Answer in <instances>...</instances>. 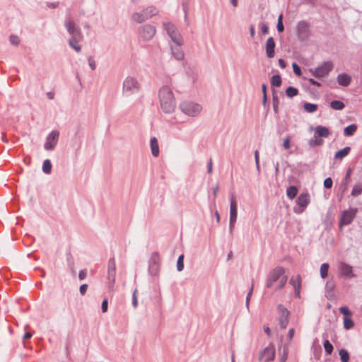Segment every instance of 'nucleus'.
Listing matches in <instances>:
<instances>
[{
	"label": "nucleus",
	"instance_id": "52",
	"mask_svg": "<svg viewBox=\"0 0 362 362\" xmlns=\"http://www.w3.org/2000/svg\"><path fill=\"white\" fill-rule=\"evenodd\" d=\"M88 62L90 68L92 70H95L96 68L95 62L92 57H89L88 59Z\"/></svg>",
	"mask_w": 362,
	"mask_h": 362
},
{
	"label": "nucleus",
	"instance_id": "10",
	"mask_svg": "<svg viewBox=\"0 0 362 362\" xmlns=\"http://www.w3.org/2000/svg\"><path fill=\"white\" fill-rule=\"evenodd\" d=\"M160 272V258L157 252H153L148 262V274L152 276H158Z\"/></svg>",
	"mask_w": 362,
	"mask_h": 362
},
{
	"label": "nucleus",
	"instance_id": "48",
	"mask_svg": "<svg viewBox=\"0 0 362 362\" xmlns=\"http://www.w3.org/2000/svg\"><path fill=\"white\" fill-rule=\"evenodd\" d=\"M292 67H293V70L294 74L296 76H300L301 75V74H302L300 67L296 63H295V62L293 63Z\"/></svg>",
	"mask_w": 362,
	"mask_h": 362
},
{
	"label": "nucleus",
	"instance_id": "36",
	"mask_svg": "<svg viewBox=\"0 0 362 362\" xmlns=\"http://www.w3.org/2000/svg\"><path fill=\"white\" fill-rule=\"evenodd\" d=\"M271 84L274 87H280L281 85V78L279 74L272 76L271 78Z\"/></svg>",
	"mask_w": 362,
	"mask_h": 362
},
{
	"label": "nucleus",
	"instance_id": "7",
	"mask_svg": "<svg viewBox=\"0 0 362 362\" xmlns=\"http://www.w3.org/2000/svg\"><path fill=\"white\" fill-rule=\"evenodd\" d=\"M333 69L332 62H325L320 66H317L315 69H310V71L316 78H322L327 76Z\"/></svg>",
	"mask_w": 362,
	"mask_h": 362
},
{
	"label": "nucleus",
	"instance_id": "31",
	"mask_svg": "<svg viewBox=\"0 0 362 362\" xmlns=\"http://www.w3.org/2000/svg\"><path fill=\"white\" fill-rule=\"evenodd\" d=\"M297 194L298 188L294 185L289 186L286 189V195L290 199H294Z\"/></svg>",
	"mask_w": 362,
	"mask_h": 362
},
{
	"label": "nucleus",
	"instance_id": "54",
	"mask_svg": "<svg viewBox=\"0 0 362 362\" xmlns=\"http://www.w3.org/2000/svg\"><path fill=\"white\" fill-rule=\"evenodd\" d=\"M283 146L286 150L290 148L291 146H290V137L289 136H287L286 138H285L284 139Z\"/></svg>",
	"mask_w": 362,
	"mask_h": 362
},
{
	"label": "nucleus",
	"instance_id": "44",
	"mask_svg": "<svg viewBox=\"0 0 362 362\" xmlns=\"http://www.w3.org/2000/svg\"><path fill=\"white\" fill-rule=\"evenodd\" d=\"M184 269V255H180L177 260V270L178 272L182 271Z\"/></svg>",
	"mask_w": 362,
	"mask_h": 362
},
{
	"label": "nucleus",
	"instance_id": "60",
	"mask_svg": "<svg viewBox=\"0 0 362 362\" xmlns=\"http://www.w3.org/2000/svg\"><path fill=\"white\" fill-rule=\"evenodd\" d=\"M212 168H213V163H212V160L210 158L207 163V171L209 173H211Z\"/></svg>",
	"mask_w": 362,
	"mask_h": 362
},
{
	"label": "nucleus",
	"instance_id": "40",
	"mask_svg": "<svg viewBox=\"0 0 362 362\" xmlns=\"http://www.w3.org/2000/svg\"><path fill=\"white\" fill-rule=\"evenodd\" d=\"M298 93V88L293 87V86H289L286 90V95L288 98H293V97L297 95Z\"/></svg>",
	"mask_w": 362,
	"mask_h": 362
},
{
	"label": "nucleus",
	"instance_id": "47",
	"mask_svg": "<svg viewBox=\"0 0 362 362\" xmlns=\"http://www.w3.org/2000/svg\"><path fill=\"white\" fill-rule=\"evenodd\" d=\"M10 43L13 45L17 46L20 43V40L18 36L12 35L9 37Z\"/></svg>",
	"mask_w": 362,
	"mask_h": 362
},
{
	"label": "nucleus",
	"instance_id": "29",
	"mask_svg": "<svg viewBox=\"0 0 362 362\" xmlns=\"http://www.w3.org/2000/svg\"><path fill=\"white\" fill-rule=\"evenodd\" d=\"M66 261H67L68 267L71 270L72 274L75 275V274H76V271L74 269L75 263H74V257L70 252L66 253Z\"/></svg>",
	"mask_w": 362,
	"mask_h": 362
},
{
	"label": "nucleus",
	"instance_id": "53",
	"mask_svg": "<svg viewBox=\"0 0 362 362\" xmlns=\"http://www.w3.org/2000/svg\"><path fill=\"white\" fill-rule=\"evenodd\" d=\"M107 308H108V302H107V300L106 298H105L103 302H102V305H101V310H102V312L103 313H105L107 312Z\"/></svg>",
	"mask_w": 362,
	"mask_h": 362
},
{
	"label": "nucleus",
	"instance_id": "62",
	"mask_svg": "<svg viewBox=\"0 0 362 362\" xmlns=\"http://www.w3.org/2000/svg\"><path fill=\"white\" fill-rule=\"evenodd\" d=\"M308 81L312 85H314V86H318V87L321 86V83L320 82L315 81L313 78H309Z\"/></svg>",
	"mask_w": 362,
	"mask_h": 362
},
{
	"label": "nucleus",
	"instance_id": "1",
	"mask_svg": "<svg viewBox=\"0 0 362 362\" xmlns=\"http://www.w3.org/2000/svg\"><path fill=\"white\" fill-rule=\"evenodd\" d=\"M158 97L162 110L167 114L173 112L176 102L171 88L168 86H163L158 91Z\"/></svg>",
	"mask_w": 362,
	"mask_h": 362
},
{
	"label": "nucleus",
	"instance_id": "6",
	"mask_svg": "<svg viewBox=\"0 0 362 362\" xmlns=\"http://www.w3.org/2000/svg\"><path fill=\"white\" fill-rule=\"evenodd\" d=\"M139 90L138 81L132 76H127L123 81L122 90L125 95H131Z\"/></svg>",
	"mask_w": 362,
	"mask_h": 362
},
{
	"label": "nucleus",
	"instance_id": "42",
	"mask_svg": "<svg viewBox=\"0 0 362 362\" xmlns=\"http://www.w3.org/2000/svg\"><path fill=\"white\" fill-rule=\"evenodd\" d=\"M323 346H324L325 351L326 354H329V355L331 354L332 352L333 351V346L329 342V341L327 339H325L323 341Z\"/></svg>",
	"mask_w": 362,
	"mask_h": 362
},
{
	"label": "nucleus",
	"instance_id": "13",
	"mask_svg": "<svg viewBox=\"0 0 362 362\" xmlns=\"http://www.w3.org/2000/svg\"><path fill=\"white\" fill-rule=\"evenodd\" d=\"M59 132L56 130L52 131L46 137L44 148L47 151H52L57 144Z\"/></svg>",
	"mask_w": 362,
	"mask_h": 362
},
{
	"label": "nucleus",
	"instance_id": "56",
	"mask_svg": "<svg viewBox=\"0 0 362 362\" xmlns=\"http://www.w3.org/2000/svg\"><path fill=\"white\" fill-rule=\"evenodd\" d=\"M87 276V272L86 269H82L79 272L78 278L80 280H83Z\"/></svg>",
	"mask_w": 362,
	"mask_h": 362
},
{
	"label": "nucleus",
	"instance_id": "57",
	"mask_svg": "<svg viewBox=\"0 0 362 362\" xmlns=\"http://www.w3.org/2000/svg\"><path fill=\"white\" fill-rule=\"evenodd\" d=\"M87 288H88L87 284H82L79 288L80 293L81 295H84L87 291Z\"/></svg>",
	"mask_w": 362,
	"mask_h": 362
},
{
	"label": "nucleus",
	"instance_id": "27",
	"mask_svg": "<svg viewBox=\"0 0 362 362\" xmlns=\"http://www.w3.org/2000/svg\"><path fill=\"white\" fill-rule=\"evenodd\" d=\"M351 173V169L349 168L346 173L344 180L341 181L339 189L342 194L346 192V190L347 189V186H348L349 180L350 179Z\"/></svg>",
	"mask_w": 362,
	"mask_h": 362
},
{
	"label": "nucleus",
	"instance_id": "3",
	"mask_svg": "<svg viewBox=\"0 0 362 362\" xmlns=\"http://www.w3.org/2000/svg\"><path fill=\"white\" fill-rule=\"evenodd\" d=\"M158 11L157 8L150 6L144 8L140 12H134L132 15V20L137 23H141L151 17L157 15Z\"/></svg>",
	"mask_w": 362,
	"mask_h": 362
},
{
	"label": "nucleus",
	"instance_id": "30",
	"mask_svg": "<svg viewBox=\"0 0 362 362\" xmlns=\"http://www.w3.org/2000/svg\"><path fill=\"white\" fill-rule=\"evenodd\" d=\"M357 129V126L355 124L348 125L344 128V134L346 136H351L354 134Z\"/></svg>",
	"mask_w": 362,
	"mask_h": 362
},
{
	"label": "nucleus",
	"instance_id": "9",
	"mask_svg": "<svg viewBox=\"0 0 362 362\" xmlns=\"http://www.w3.org/2000/svg\"><path fill=\"white\" fill-rule=\"evenodd\" d=\"M110 290H113L116 279V263L114 257L110 258L107 263V276Z\"/></svg>",
	"mask_w": 362,
	"mask_h": 362
},
{
	"label": "nucleus",
	"instance_id": "18",
	"mask_svg": "<svg viewBox=\"0 0 362 362\" xmlns=\"http://www.w3.org/2000/svg\"><path fill=\"white\" fill-rule=\"evenodd\" d=\"M275 348L273 345L267 346L260 354L259 359L264 362H269L274 359Z\"/></svg>",
	"mask_w": 362,
	"mask_h": 362
},
{
	"label": "nucleus",
	"instance_id": "16",
	"mask_svg": "<svg viewBox=\"0 0 362 362\" xmlns=\"http://www.w3.org/2000/svg\"><path fill=\"white\" fill-rule=\"evenodd\" d=\"M238 216V205L236 201L233 199V195L230 199V221H229V230L232 232L234 225L237 221Z\"/></svg>",
	"mask_w": 362,
	"mask_h": 362
},
{
	"label": "nucleus",
	"instance_id": "38",
	"mask_svg": "<svg viewBox=\"0 0 362 362\" xmlns=\"http://www.w3.org/2000/svg\"><path fill=\"white\" fill-rule=\"evenodd\" d=\"M329 268V265L327 263H323L320 266V276L322 279H325L328 275V270Z\"/></svg>",
	"mask_w": 362,
	"mask_h": 362
},
{
	"label": "nucleus",
	"instance_id": "12",
	"mask_svg": "<svg viewBox=\"0 0 362 362\" xmlns=\"http://www.w3.org/2000/svg\"><path fill=\"white\" fill-rule=\"evenodd\" d=\"M156 32V28L150 24L144 25L139 28V36L145 41L151 40Z\"/></svg>",
	"mask_w": 362,
	"mask_h": 362
},
{
	"label": "nucleus",
	"instance_id": "28",
	"mask_svg": "<svg viewBox=\"0 0 362 362\" xmlns=\"http://www.w3.org/2000/svg\"><path fill=\"white\" fill-rule=\"evenodd\" d=\"M350 151L351 148L349 146H346L335 153L334 158L341 160L346 157L349 153Z\"/></svg>",
	"mask_w": 362,
	"mask_h": 362
},
{
	"label": "nucleus",
	"instance_id": "41",
	"mask_svg": "<svg viewBox=\"0 0 362 362\" xmlns=\"http://www.w3.org/2000/svg\"><path fill=\"white\" fill-rule=\"evenodd\" d=\"M272 105H273V110L274 112L276 114L279 112V99L278 98V95L273 93L272 96Z\"/></svg>",
	"mask_w": 362,
	"mask_h": 362
},
{
	"label": "nucleus",
	"instance_id": "49",
	"mask_svg": "<svg viewBox=\"0 0 362 362\" xmlns=\"http://www.w3.org/2000/svg\"><path fill=\"white\" fill-rule=\"evenodd\" d=\"M332 180L331 177H327L324 180V187L326 189H330L332 187Z\"/></svg>",
	"mask_w": 362,
	"mask_h": 362
},
{
	"label": "nucleus",
	"instance_id": "24",
	"mask_svg": "<svg viewBox=\"0 0 362 362\" xmlns=\"http://www.w3.org/2000/svg\"><path fill=\"white\" fill-rule=\"evenodd\" d=\"M315 134L318 137L327 138L330 134V132L327 127L318 125L315 127Z\"/></svg>",
	"mask_w": 362,
	"mask_h": 362
},
{
	"label": "nucleus",
	"instance_id": "21",
	"mask_svg": "<svg viewBox=\"0 0 362 362\" xmlns=\"http://www.w3.org/2000/svg\"><path fill=\"white\" fill-rule=\"evenodd\" d=\"M276 43L272 37H269L265 44L266 54L268 58H273L275 55Z\"/></svg>",
	"mask_w": 362,
	"mask_h": 362
},
{
	"label": "nucleus",
	"instance_id": "45",
	"mask_svg": "<svg viewBox=\"0 0 362 362\" xmlns=\"http://www.w3.org/2000/svg\"><path fill=\"white\" fill-rule=\"evenodd\" d=\"M335 287V284L332 281H328L325 285V290L327 293L332 292Z\"/></svg>",
	"mask_w": 362,
	"mask_h": 362
},
{
	"label": "nucleus",
	"instance_id": "2",
	"mask_svg": "<svg viewBox=\"0 0 362 362\" xmlns=\"http://www.w3.org/2000/svg\"><path fill=\"white\" fill-rule=\"evenodd\" d=\"M284 274L285 269L282 267H276L273 269L267 276L266 287L268 288H272L274 286V284L279 280L276 291L283 288L288 280L287 276Z\"/></svg>",
	"mask_w": 362,
	"mask_h": 362
},
{
	"label": "nucleus",
	"instance_id": "23",
	"mask_svg": "<svg viewBox=\"0 0 362 362\" xmlns=\"http://www.w3.org/2000/svg\"><path fill=\"white\" fill-rule=\"evenodd\" d=\"M83 39L82 37H71L69 40V46L74 49L76 52H79L81 50V47L78 44V42Z\"/></svg>",
	"mask_w": 362,
	"mask_h": 362
},
{
	"label": "nucleus",
	"instance_id": "59",
	"mask_svg": "<svg viewBox=\"0 0 362 362\" xmlns=\"http://www.w3.org/2000/svg\"><path fill=\"white\" fill-rule=\"evenodd\" d=\"M302 3L305 4L315 6L317 3V0H302Z\"/></svg>",
	"mask_w": 362,
	"mask_h": 362
},
{
	"label": "nucleus",
	"instance_id": "5",
	"mask_svg": "<svg viewBox=\"0 0 362 362\" xmlns=\"http://www.w3.org/2000/svg\"><path fill=\"white\" fill-rule=\"evenodd\" d=\"M179 107L184 114L190 117L197 116L202 110V107L199 104L190 101H184Z\"/></svg>",
	"mask_w": 362,
	"mask_h": 362
},
{
	"label": "nucleus",
	"instance_id": "8",
	"mask_svg": "<svg viewBox=\"0 0 362 362\" xmlns=\"http://www.w3.org/2000/svg\"><path fill=\"white\" fill-rule=\"evenodd\" d=\"M357 212V208H350L341 211L339 223V227L351 224L356 217Z\"/></svg>",
	"mask_w": 362,
	"mask_h": 362
},
{
	"label": "nucleus",
	"instance_id": "25",
	"mask_svg": "<svg viewBox=\"0 0 362 362\" xmlns=\"http://www.w3.org/2000/svg\"><path fill=\"white\" fill-rule=\"evenodd\" d=\"M151 153L154 157L159 155V145L158 141L156 137H152L150 141Z\"/></svg>",
	"mask_w": 362,
	"mask_h": 362
},
{
	"label": "nucleus",
	"instance_id": "32",
	"mask_svg": "<svg viewBox=\"0 0 362 362\" xmlns=\"http://www.w3.org/2000/svg\"><path fill=\"white\" fill-rule=\"evenodd\" d=\"M330 107L335 110H341L344 108L345 105L340 100H332L330 103Z\"/></svg>",
	"mask_w": 362,
	"mask_h": 362
},
{
	"label": "nucleus",
	"instance_id": "34",
	"mask_svg": "<svg viewBox=\"0 0 362 362\" xmlns=\"http://www.w3.org/2000/svg\"><path fill=\"white\" fill-rule=\"evenodd\" d=\"M362 194V184L358 183L356 184L351 190V195L352 197H357Z\"/></svg>",
	"mask_w": 362,
	"mask_h": 362
},
{
	"label": "nucleus",
	"instance_id": "33",
	"mask_svg": "<svg viewBox=\"0 0 362 362\" xmlns=\"http://www.w3.org/2000/svg\"><path fill=\"white\" fill-rule=\"evenodd\" d=\"M303 107L304 110L309 113H313L317 110V105L308 102L304 103Z\"/></svg>",
	"mask_w": 362,
	"mask_h": 362
},
{
	"label": "nucleus",
	"instance_id": "61",
	"mask_svg": "<svg viewBox=\"0 0 362 362\" xmlns=\"http://www.w3.org/2000/svg\"><path fill=\"white\" fill-rule=\"evenodd\" d=\"M59 5V2H47V6L49 8H54L57 7Z\"/></svg>",
	"mask_w": 362,
	"mask_h": 362
},
{
	"label": "nucleus",
	"instance_id": "20",
	"mask_svg": "<svg viewBox=\"0 0 362 362\" xmlns=\"http://www.w3.org/2000/svg\"><path fill=\"white\" fill-rule=\"evenodd\" d=\"M182 45L175 44L174 45H170L172 56L178 61L184 59L185 54L182 49Z\"/></svg>",
	"mask_w": 362,
	"mask_h": 362
},
{
	"label": "nucleus",
	"instance_id": "63",
	"mask_svg": "<svg viewBox=\"0 0 362 362\" xmlns=\"http://www.w3.org/2000/svg\"><path fill=\"white\" fill-rule=\"evenodd\" d=\"M279 65L281 69H284L286 66V63L283 59H279Z\"/></svg>",
	"mask_w": 362,
	"mask_h": 362
},
{
	"label": "nucleus",
	"instance_id": "64",
	"mask_svg": "<svg viewBox=\"0 0 362 362\" xmlns=\"http://www.w3.org/2000/svg\"><path fill=\"white\" fill-rule=\"evenodd\" d=\"M33 336V334L31 332H25V334L23 335V340H26V339H29L30 338H31Z\"/></svg>",
	"mask_w": 362,
	"mask_h": 362
},
{
	"label": "nucleus",
	"instance_id": "51",
	"mask_svg": "<svg viewBox=\"0 0 362 362\" xmlns=\"http://www.w3.org/2000/svg\"><path fill=\"white\" fill-rule=\"evenodd\" d=\"M255 160L256 169L259 172L260 170L259 161V153L258 151H255Z\"/></svg>",
	"mask_w": 362,
	"mask_h": 362
},
{
	"label": "nucleus",
	"instance_id": "46",
	"mask_svg": "<svg viewBox=\"0 0 362 362\" xmlns=\"http://www.w3.org/2000/svg\"><path fill=\"white\" fill-rule=\"evenodd\" d=\"M339 312L341 314H343L345 316V317H347L348 316H350L351 315V312L346 306H342L339 308Z\"/></svg>",
	"mask_w": 362,
	"mask_h": 362
},
{
	"label": "nucleus",
	"instance_id": "19",
	"mask_svg": "<svg viewBox=\"0 0 362 362\" xmlns=\"http://www.w3.org/2000/svg\"><path fill=\"white\" fill-rule=\"evenodd\" d=\"M339 269L341 276L345 279H350L355 276L352 267L346 263L341 262L339 264Z\"/></svg>",
	"mask_w": 362,
	"mask_h": 362
},
{
	"label": "nucleus",
	"instance_id": "50",
	"mask_svg": "<svg viewBox=\"0 0 362 362\" xmlns=\"http://www.w3.org/2000/svg\"><path fill=\"white\" fill-rule=\"evenodd\" d=\"M136 292H137V290L135 289L133 292V295H132V305L134 308H136L137 306H138V300H137V297H136Z\"/></svg>",
	"mask_w": 362,
	"mask_h": 362
},
{
	"label": "nucleus",
	"instance_id": "14",
	"mask_svg": "<svg viewBox=\"0 0 362 362\" xmlns=\"http://www.w3.org/2000/svg\"><path fill=\"white\" fill-rule=\"evenodd\" d=\"M296 35L300 40H305L309 37V25L306 21H300L297 23Z\"/></svg>",
	"mask_w": 362,
	"mask_h": 362
},
{
	"label": "nucleus",
	"instance_id": "15",
	"mask_svg": "<svg viewBox=\"0 0 362 362\" xmlns=\"http://www.w3.org/2000/svg\"><path fill=\"white\" fill-rule=\"evenodd\" d=\"M64 26L71 37H82L81 28L76 25L71 18H66L64 21Z\"/></svg>",
	"mask_w": 362,
	"mask_h": 362
},
{
	"label": "nucleus",
	"instance_id": "35",
	"mask_svg": "<svg viewBox=\"0 0 362 362\" xmlns=\"http://www.w3.org/2000/svg\"><path fill=\"white\" fill-rule=\"evenodd\" d=\"M42 171L45 174H50L52 171V163L50 160L46 159L42 164Z\"/></svg>",
	"mask_w": 362,
	"mask_h": 362
},
{
	"label": "nucleus",
	"instance_id": "22",
	"mask_svg": "<svg viewBox=\"0 0 362 362\" xmlns=\"http://www.w3.org/2000/svg\"><path fill=\"white\" fill-rule=\"evenodd\" d=\"M337 81L339 85L347 87L350 85L351 81V77L349 76L347 74L342 73L339 74L337 77Z\"/></svg>",
	"mask_w": 362,
	"mask_h": 362
},
{
	"label": "nucleus",
	"instance_id": "43",
	"mask_svg": "<svg viewBox=\"0 0 362 362\" xmlns=\"http://www.w3.org/2000/svg\"><path fill=\"white\" fill-rule=\"evenodd\" d=\"M354 326V321L349 318V317H344V327L346 329H350L353 328Z\"/></svg>",
	"mask_w": 362,
	"mask_h": 362
},
{
	"label": "nucleus",
	"instance_id": "11",
	"mask_svg": "<svg viewBox=\"0 0 362 362\" xmlns=\"http://www.w3.org/2000/svg\"><path fill=\"white\" fill-rule=\"evenodd\" d=\"M296 202L298 206L293 207V211L296 214L303 213L310 202L309 194L307 192L301 193L296 199Z\"/></svg>",
	"mask_w": 362,
	"mask_h": 362
},
{
	"label": "nucleus",
	"instance_id": "17",
	"mask_svg": "<svg viewBox=\"0 0 362 362\" xmlns=\"http://www.w3.org/2000/svg\"><path fill=\"white\" fill-rule=\"evenodd\" d=\"M278 310L279 312V322L280 327L285 329L288 324L289 311L281 304L278 305Z\"/></svg>",
	"mask_w": 362,
	"mask_h": 362
},
{
	"label": "nucleus",
	"instance_id": "37",
	"mask_svg": "<svg viewBox=\"0 0 362 362\" xmlns=\"http://www.w3.org/2000/svg\"><path fill=\"white\" fill-rule=\"evenodd\" d=\"M339 354L341 362H349L350 356L347 350L341 349L339 350Z\"/></svg>",
	"mask_w": 362,
	"mask_h": 362
},
{
	"label": "nucleus",
	"instance_id": "26",
	"mask_svg": "<svg viewBox=\"0 0 362 362\" xmlns=\"http://www.w3.org/2000/svg\"><path fill=\"white\" fill-rule=\"evenodd\" d=\"M294 288L296 291V295L300 297V276H297L296 278L292 277L289 282Z\"/></svg>",
	"mask_w": 362,
	"mask_h": 362
},
{
	"label": "nucleus",
	"instance_id": "58",
	"mask_svg": "<svg viewBox=\"0 0 362 362\" xmlns=\"http://www.w3.org/2000/svg\"><path fill=\"white\" fill-rule=\"evenodd\" d=\"M276 29L279 33H282L284 30V25L283 23L277 22Z\"/></svg>",
	"mask_w": 362,
	"mask_h": 362
},
{
	"label": "nucleus",
	"instance_id": "4",
	"mask_svg": "<svg viewBox=\"0 0 362 362\" xmlns=\"http://www.w3.org/2000/svg\"><path fill=\"white\" fill-rule=\"evenodd\" d=\"M163 28L174 44L183 45V38L174 24L165 22L163 23Z\"/></svg>",
	"mask_w": 362,
	"mask_h": 362
},
{
	"label": "nucleus",
	"instance_id": "55",
	"mask_svg": "<svg viewBox=\"0 0 362 362\" xmlns=\"http://www.w3.org/2000/svg\"><path fill=\"white\" fill-rule=\"evenodd\" d=\"M261 31L263 34L266 35L269 33V27L266 23H262L260 27Z\"/></svg>",
	"mask_w": 362,
	"mask_h": 362
},
{
	"label": "nucleus",
	"instance_id": "39",
	"mask_svg": "<svg viewBox=\"0 0 362 362\" xmlns=\"http://www.w3.org/2000/svg\"><path fill=\"white\" fill-rule=\"evenodd\" d=\"M323 144V141L315 134L314 137L309 141L310 146H318Z\"/></svg>",
	"mask_w": 362,
	"mask_h": 362
}]
</instances>
